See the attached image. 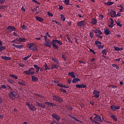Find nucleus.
<instances>
[{"label":"nucleus","instance_id":"f257e3e1","mask_svg":"<svg viewBox=\"0 0 124 124\" xmlns=\"http://www.w3.org/2000/svg\"><path fill=\"white\" fill-rule=\"evenodd\" d=\"M45 46L51 48V45L52 46V47L54 48V49H59V46L56 45V44H59L60 46L62 45V43L61 42L60 40H58L56 39H53L51 42H50V40H47V41H45Z\"/></svg>","mask_w":124,"mask_h":124},{"label":"nucleus","instance_id":"f03ea898","mask_svg":"<svg viewBox=\"0 0 124 124\" xmlns=\"http://www.w3.org/2000/svg\"><path fill=\"white\" fill-rule=\"evenodd\" d=\"M25 41H26V39L25 38H16L15 39L11 41V43H14V44H20L19 43L20 42H25Z\"/></svg>","mask_w":124,"mask_h":124},{"label":"nucleus","instance_id":"7ed1b4c3","mask_svg":"<svg viewBox=\"0 0 124 124\" xmlns=\"http://www.w3.org/2000/svg\"><path fill=\"white\" fill-rule=\"evenodd\" d=\"M52 99H53L54 101H56L60 103H62L63 102V100L62 99V98L61 97H60V96L58 95H52Z\"/></svg>","mask_w":124,"mask_h":124},{"label":"nucleus","instance_id":"20e7f679","mask_svg":"<svg viewBox=\"0 0 124 124\" xmlns=\"http://www.w3.org/2000/svg\"><path fill=\"white\" fill-rule=\"evenodd\" d=\"M24 74L26 75H33L34 74H35V72H34V68L33 67H31L29 68L28 70L23 72Z\"/></svg>","mask_w":124,"mask_h":124},{"label":"nucleus","instance_id":"39448f33","mask_svg":"<svg viewBox=\"0 0 124 124\" xmlns=\"http://www.w3.org/2000/svg\"><path fill=\"white\" fill-rule=\"evenodd\" d=\"M25 105L28 107V109L30 110L31 111H36V108L32 104H31L30 102H26L25 104Z\"/></svg>","mask_w":124,"mask_h":124},{"label":"nucleus","instance_id":"423d86ee","mask_svg":"<svg viewBox=\"0 0 124 124\" xmlns=\"http://www.w3.org/2000/svg\"><path fill=\"white\" fill-rule=\"evenodd\" d=\"M17 95V93L15 92V91H10V92L8 93V96L9 97V99L12 100H15V98H16V95Z\"/></svg>","mask_w":124,"mask_h":124},{"label":"nucleus","instance_id":"0eeeda50","mask_svg":"<svg viewBox=\"0 0 124 124\" xmlns=\"http://www.w3.org/2000/svg\"><path fill=\"white\" fill-rule=\"evenodd\" d=\"M93 95L92 97H95V98H99L100 97V91H98L97 90H93Z\"/></svg>","mask_w":124,"mask_h":124},{"label":"nucleus","instance_id":"6e6552de","mask_svg":"<svg viewBox=\"0 0 124 124\" xmlns=\"http://www.w3.org/2000/svg\"><path fill=\"white\" fill-rule=\"evenodd\" d=\"M93 115H94V117L93 118V119L94 120L98 122H103V120H102L101 116H100L99 115L93 113Z\"/></svg>","mask_w":124,"mask_h":124},{"label":"nucleus","instance_id":"1a4fd4ad","mask_svg":"<svg viewBox=\"0 0 124 124\" xmlns=\"http://www.w3.org/2000/svg\"><path fill=\"white\" fill-rule=\"evenodd\" d=\"M77 25L78 28H83L85 26V21L84 20L78 21L77 23Z\"/></svg>","mask_w":124,"mask_h":124},{"label":"nucleus","instance_id":"9d476101","mask_svg":"<svg viewBox=\"0 0 124 124\" xmlns=\"http://www.w3.org/2000/svg\"><path fill=\"white\" fill-rule=\"evenodd\" d=\"M51 117L54 119V120L58 121H60V120H61V117H60V116L57 114H51Z\"/></svg>","mask_w":124,"mask_h":124},{"label":"nucleus","instance_id":"9b49d317","mask_svg":"<svg viewBox=\"0 0 124 124\" xmlns=\"http://www.w3.org/2000/svg\"><path fill=\"white\" fill-rule=\"evenodd\" d=\"M76 87L79 88H79H88L87 85H85L84 84H77V85H76Z\"/></svg>","mask_w":124,"mask_h":124},{"label":"nucleus","instance_id":"f8f14e48","mask_svg":"<svg viewBox=\"0 0 124 124\" xmlns=\"http://www.w3.org/2000/svg\"><path fill=\"white\" fill-rule=\"evenodd\" d=\"M45 104L51 107H55L56 105L53 103H50L49 102H46L44 103Z\"/></svg>","mask_w":124,"mask_h":124},{"label":"nucleus","instance_id":"ddd939ff","mask_svg":"<svg viewBox=\"0 0 124 124\" xmlns=\"http://www.w3.org/2000/svg\"><path fill=\"white\" fill-rule=\"evenodd\" d=\"M59 65L57 64H51V65H50V68L51 69H59Z\"/></svg>","mask_w":124,"mask_h":124},{"label":"nucleus","instance_id":"4468645a","mask_svg":"<svg viewBox=\"0 0 124 124\" xmlns=\"http://www.w3.org/2000/svg\"><path fill=\"white\" fill-rule=\"evenodd\" d=\"M110 17H117L116 16V12H115V11H113L112 10L111 12H110Z\"/></svg>","mask_w":124,"mask_h":124},{"label":"nucleus","instance_id":"2eb2a0df","mask_svg":"<svg viewBox=\"0 0 124 124\" xmlns=\"http://www.w3.org/2000/svg\"><path fill=\"white\" fill-rule=\"evenodd\" d=\"M104 32L105 33V34H106V35H108L111 33L109 31H108V29L107 28L104 29Z\"/></svg>","mask_w":124,"mask_h":124},{"label":"nucleus","instance_id":"dca6fc26","mask_svg":"<svg viewBox=\"0 0 124 124\" xmlns=\"http://www.w3.org/2000/svg\"><path fill=\"white\" fill-rule=\"evenodd\" d=\"M36 105L39 107H41V108H46V106L43 104H41L38 102H36Z\"/></svg>","mask_w":124,"mask_h":124},{"label":"nucleus","instance_id":"f3484780","mask_svg":"<svg viewBox=\"0 0 124 124\" xmlns=\"http://www.w3.org/2000/svg\"><path fill=\"white\" fill-rule=\"evenodd\" d=\"M7 30H10L12 31H15L16 30V28L12 26H8L7 27Z\"/></svg>","mask_w":124,"mask_h":124},{"label":"nucleus","instance_id":"a211bd4d","mask_svg":"<svg viewBox=\"0 0 124 124\" xmlns=\"http://www.w3.org/2000/svg\"><path fill=\"white\" fill-rule=\"evenodd\" d=\"M67 75L70 76L72 78H75L76 76H75V72H68Z\"/></svg>","mask_w":124,"mask_h":124},{"label":"nucleus","instance_id":"6ab92c4d","mask_svg":"<svg viewBox=\"0 0 124 124\" xmlns=\"http://www.w3.org/2000/svg\"><path fill=\"white\" fill-rule=\"evenodd\" d=\"M35 19L37 21H38V22H43V18H42V17H40L39 16H35Z\"/></svg>","mask_w":124,"mask_h":124},{"label":"nucleus","instance_id":"aec40b11","mask_svg":"<svg viewBox=\"0 0 124 124\" xmlns=\"http://www.w3.org/2000/svg\"><path fill=\"white\" fill-rule=\"evenodd\" d=\"M1 59L5 61H10V60H11V58L10 57H8L6 56H1Z\"/></svg>","mask_w":124,"mask_h":124},{"label":"nucleus","instance_id":"412c9836","mask_svg":"<svg viewBox=\"0 0 124 124\" xmlns=\"http://www.w3.org/2000/svg\"><path fill=\"white\" fill-rule=\"evenodd\" d=\"M31 81L34 82H37V81H38V78H37L36 77L31 76Z\"/></svg>","mask_w":124,"mask_h":124},{"label":"nucleus","instance_id":"4be33fe9","mask_svg":"<svg viewBox=\"0 0 124 124\" xmlns=\"http://www.w3.org/2000/svg\"><path fill=\"white\" fill-rule=\"evenodd\" d=\"M33 67L35 69V73H38L39 72V66H37L36 64L33 65Z\"/></svg>","mask_w":124,"mask_h":124},{"label":"nucleus","instance_id":"5701e85b","mask_svg":"<svg viewBox=\"0 0 124 124\" xmlns=\"http://www.w3.org/2000/svg\"><path fill=\"white\" fill-rule=\"evenodd\" d=\"M18 83L21 86H26V82L24 80H21V82H18Z\"/></svg>","mask_w":124,"mask_h":124},{"label":"nucleus","instance_id":"b1692460","mask_svg":"<svg viewBox=\"0 0 124 124\" xmlns=\"http://www.w3.org/2000/svg\"><path fill=\"white\" fill-rule=\"evenodd\" d=\"M9 77H10V78L14 79H18V77L16 75H9Z\"/></svg>","mask_w":124,"mask_h":124},{"label":"nucleus","instance_id":"393cba45","mask_svg":"<svg viewBox=\"0 0 124 124\" xmlns=\"http://www.w3.org/2000/svg\"><path fill=\"white\" fill-rule=\"evenodd\" d=\"M80 81V80L79 78H74V79H73L72 82H73V83L75 84V83L78 82V81Z\"/></svg>","mask_w":124,"mask_h":124},{"label":"nucleus","instance_id":"a878e982","mask_svg":"<svg viewBox=\"0 0 124 124\" xmlns=\"http://www.w3.org/2000/svg\"><path fill=\"white\" fill-rule=\"evenodd\" d=\"M113 4H114V2H113V1L107 2L105 3V5H106L107 6H110Z\"/></svg>","mask_w":124,"mask_h":124},{"label":"nucleus","instance_id":"bb28decb","mask_svg":"<svg viewBox=\"0 0 124 124\" xmlns=\"http://www.w3.org/2000/svg\"><path fill=\"white\" fill-rule=\"evenodd\" d=\"M68 117H70L71 118H72V119L75 120V121H77L79 123H81V122H80L79 120H78V119H77V118L72 116V115H68Z\"/></svg>","mask_w":124,"mask_h":124},{"label":"nucleus","instance_id":"cd10ccee","mask_svg":"<svg viewBox=\"0 0 124 124\" xmlns=\"http://www.w3.org/2000/svg\"><path fill=\"white\" fill-rule=\"evenodd\" d=\"M110 118H112L115 122H117L118 121L117 117L114 115H112V116H110Z\"/></svg>","mask_w":124,"mask_h":124},{"label":"nucleus","instance_id":"c85d7f7f","mask_svg":"<svg viewBox=\"0 0 124 124\" xmlns=\"http://www.w3.org/2000/svg\"><path fill=\"white\" fill-rule=\"evenodd\" d=\"M51 60L53 61L54 62L58 63V64H60V61L58 60L57 59H56L55 58H52Z\"/></svg>","mask_w":124,"mask_h":124},{"label":"nucleus","instance_id":"c756f323","mask_svg":"<svg viewBox=\"0 0 124 124\" xmlns=\"http://www.w3.org/2000/svg\"><path fill=\"white\" fill-rule=\"evenodd\" d=\"M44 67H45V70H50V68L48 67V66L47 65V64L45 63L44 65Z\"/></svg>","mask_w":124,"mask_h":124},{"label":"nucleus","instance_id":"7c9ffc66","mask_svg":"<svg viewBox=\"0 0 124 124\" xmlns=\"http://www.w3.org/2000/svg\"><path fill=\"white\" fill-rule=\"evenodd\" d=\"M14 47H16L18 49H21L23 48V45H19V46H14Z\"/></svg>","mask_w":124,"mask_h":124},{"label":"nucleus","instance_id":"2f4dec72","mask_svg":"<svg viewBox=\"0 0 124 124\" xmlns=\"http://www.w3.org/2000/svg\"><path fill=\"white\" fill-rule=\"evenodd\" d=\"M60 16H61V20L64 22V21H65V17H64V16H63V15H61Z\"/></svg>","mask_w":124,"mask_h":124},{"label":"nucleus","instance_id":"473e14b6","mask_svg":"<svg viewBox=\"0 0 124 124\" xmlns=\"http://www.w3.org/2000/svg\"><path fill=\"white\" fill-rule=\"evenodd\" d=\"M31 57V54H29V55H27V56L23 58V60L26 61V60H27V59H28V58H30Z\"/></svg>","mask_w":124,"mask_h":124},{"label":"nucleus","instance_id":"72a5a7b5","mask_svg":"<svg viewBox=\"0 0 124 124\" xmlns=\"http://www.w3.org/2000/svg\"><path fill=\"white\" fill-rule=\"evenodd\" d=\"M91 23L93 25H96V19H93V20H92V21H91Z\"/></svg>","mask_w":124,"mask_h":124},{"label":"nucleus","instance_id":"f704fd0d","mask_svg":"<svg viewBox=\"0 0 124 124\" xmlns=\"http://www.w3.org/2000/svg\"><path fill=\"white\" fill-rule=\"evenodd\" d=\"M63 3L66 5H70V4H69V0H64V1H63Z\"/></svg>","mask_w":124,"mask_h":124},{"label":"nucleus","instance_id":"c9c22d12","mask_svg":"<svg viewBox=\"0 0 124 124\" xmlns=\"http://www.w3.org/2000/svg\"><path fill=\"white\" fill-rule=\"evenodd\" d=\"M13 35L16 37H18L19 36V35H18V34H17V31H14V32H13Z\"/></svg>","mask_w":124,"mask_h":124},{"label":"nucleus","instance_id":"e433bc0d","mask_svg":"<svg viewBox=\"0 0 124 124\" xmlns=\"http://www.w3.org/2000/svg\"><path fill=\"white\" fill-rule=\"evenodd\" d=\"M109 108H110V109H112V110H113V111H116V110H117V109L115 108H114V105L110 106Z\"/></svg>","mask_w":124,"mask_h":124},{"label":"nucleus","instance_id":"4c0bfd02","mask_svg":"<svg viewBox=\"0 0 124 124\" xmlns=\"http://www.w3.org/2000/svg\"><path fill=\"white\" fill-rule=\"evenodd\" d=\"M66 109H67V110L72 111L73 110V107L70 106H66Z\"/></svg>","mask_w":124,"mask_h":124},{"label":"nucleus","instance_id":"58836bf2","mask_svg":"<svg viewBox=\"0 0 124 124\" xmlns=\"http://www.w3.org/2000/svg\"><path fill=\"white\" fill-rule=\"evenodd\" d=\"M112 66H113V67H115V68H116V69H117V70H119V66H118V65L115 64H112Z\"/></svg>","mask_w":124,"mask_h":124},{"label":"nucleus","instance_id":"ea45409f","mask_svg":"<svg viewBox=\"0 0 124 124\" xmlns=\"http://www.w3.org/2000/svg\"><path fill=\"white\" fill-rule=\"evenodd\" d=\"M98 48L101 50L103 49L104 48V45H98Z\"/></svg>","mask_w":124,"mask_h":124},{"label":"nucleus","instance_id":"a19ab883","mask_svg":"<svg viewBox=\"0 0 124 124\" xmlns=\"http://www.w3.org/2000/svg\"><path fill=\"white\" fill-rule=\"evenodd\" d=\"M5 49V46H0V52H2V50Z\"/></svg>","mask_w":124,"mask_h":124},{"label":"nucleus","instance_id":"79ce46f5","mask_svg":"<svg viewBox=\"0 0 124 124\" xmlns=\"http://www.w3.org/2000/svg\"><path fill=\"white\" fill-rule=\"evenodd\" d=\"M34 96H36L38 97H40L41 98H43V96L41 95V94H39L38 93H34Z\"/></svg>","mask_w":124,"mask_h":124},{"label":"nucleus","instance_id":"37998d69","mask_svg":"<svg viewBox=\"0 0 124 124\" xmlns=\"http://www.w3.org/2000/svg\"><path fill=\"white\" fill-rule=\"evenodd\" d=\"M107 50H106V49H103V50H102V54H103V55H107Z\"/></svg>","mask_w":124,"mask_h":124},{"label":"nucleus","instance_id":"c03bdc74","mask_svg":"<svg viewBox=\"0 0 124 124\" xmlns=\"http://www.w3.org/2000/svg\"><path fill=\"white\" fill-rule=\"evenodd\" d=\"M21 29L23 30H26L27 29V27L25 25L21 26Z\"/></svg>","mask_w":124,"mask_h":124},{"label":"nucleus","instance_id":"a18cd8bd","mask_svg":"<svg viewBox=\"0 0 124 124\" xmlns=\"http://www.w3.org/2000/svg\"><path fill=\"white\" fill-rule=\"evenodd\" d=\"M8 82H9L11 84H13L15 83V81H14L10 79H8Z\"/></svg>","mask_w":124,"mask_h":124},{"label":"nucleus","instance_id":"49530a36","mask_svg":"<svg viewBox=\"0 0 124 124\" xmlns=\"http://www.w3.org/2000/svg\"><path fill=\"white\" fill-rule=\"evenodd\" d=\"M90 37H91V38H93V33L92 31L90 32Z\"/></svg>","mask_w":124,"mask_h":124},{"label":"nucleus","instance_id":"de8ad7c7","mask_svg":"<svg viewBox=\"0 0 124 124\" xmlns=\"http://www.w3.org/2000/svg\"><path fill=\"white\" fill-rule=\"evenodd\" d=\"M6 6H4L3 5H0V9H5Z\"/></svg>","mask_w":124,"mask_h":124},{"label":"nucleus","instance_id":"09e8293b","mask_svg":"<svg viewBox=\"0 0 124 124\" xmlns=\"http://www.w3.org/2000/svg\"><path fill=\"white\" fill-rule=\"evenodd\" d=\"M60 91L62 92V93H66V90H64V89L61 88L60 89Z\"/></svg>","mask_w":124,"mask_h":124},{"label":"nucleus","instance_id":"8fccbe9b","mask_svg":"<svg viewBox=\"0 0 124 124\" xmlns=\"http://www.w3.org/2000/svg\"><path fill=\"white\" fill-rule=\"evenodd\" d=\"M94 44H95V45H97L98 44H102V43L100 41H94Z\"/></svg>","mask_w":124,"mask_h":124},{"label":"nucleus","instance_id":"3c124183","mask_svg":"<svg viewBox=\"0 0 124 124\" xmlns=\"http://www.w3.org/2000/svg\"><path fill=\"white\" fill-rule=\"evenodd\" d=\"M52 22H54V23H55V24H56V25H58L59 26H61V23H60V22H59L58 21H55V20H52Z\"/></svg>","mask_w":124,"mask_h":124},{"label":"nucleus","instance_id":"603ef678","mask_svg":"<svg viewBox=\"0 0 124 124\" xmlns=\"http://www.w3.org/2000/svg\"><path fill=\"white\" fill-rule=\"evenodd\" d=\"M62 58L63 59L64 61H66V58H65V54L62 55Z\"/></svg>","mask_w":124,"mask_h":124},{"label":"nucleus","instance_id":"864d4df0","mask_svg":"<svg viewBox=\"0 0 124 124\" xmlns=\"http://www.w3.org/2000/svg\"><path fill=\"white\" fill-rule=\"evenodd\" d=\"M116 24H117V26H118L120 27H122L123 26L121 23H120L119 22H118L117 21H116Z\"/></svg>","mask_w":124,"mask_h":124},{"label":"nucleus","instance_id":"5fc2aeb1","mask_svg":"<svg viewBox=\"0 0 124 124\" xmlns=\"http://www.w3.org/2000/svg\"><path fill=\"white\" fill-rule=\"evenodd\" d=\"M67 82L68 84H70V83H71L72 82V79H70V78L67 79Z\"/></svg>","mask_w":124,"mask_h":124},{"label":"nucleus","instance_id":"6e6d98bb","mask_svg":"<svg viewBox=\"0 0 124 124\" xmlns=\"http://www.w3.org/2000/svg\"><path fill=\"white\" fill-rule=\"evenodd\" d=\"M7 90H9V91H12V88H11V87H10V86H9V85H7Z\"/></svg>","mask_w":124,"mask_h":124},{"label":"nucleus","instance_id":"4d7b16f0","mask_svg":"<svg viewBox=\"0 0 124 124\" xmlns=\"http://www.w3.org/2000/svg\"><path fill=\"white\" fill-rule=\"evenodd\" d=\"M47 16L50 17L53 16V15H52V14H51L50 12H47Z\"/></svg>","mask_w":124,"mask_h":124},{"label":"nucleus","instance_id":"13d9d810","mask_svg":"<svg viewBox=\"0 0 124 124\" xmlns=\"http://www.w3.org/2000/svg\"><path fill=\"white\" fill-rule=\"evenodd\" d=\"M108 87H111L112 88H114V89L117 88V86H116L115 85H109Z\"/></svg>","mask_w":124,"mask_h":124},{"label":"nucleus","instance_id":"bf43d9fd","mask_svg":"<svg viewBox=\"0 0 124 124\" xmlns=\"http://www.w3.org/2000/svg\"><path fill=\"white\" fill-rule=\"evenodd\" d=\"M114 49H115V50L118 51L120 50L119 47H116V46L114 47Z\"/></svg>","mask_w":124,"mask_h":124},{"label":"nucleus","instance_id":"052dcab7","mask_svg":"<svg viewBox=\"0 0 124 124\" xmlns=\"http://www.w3.org/2000/svg\"><path fill=\"white\" fill-rule=\"evenodd\" d=\"M5 2V0H0V3L1 4H4Z\"/></svg>","mask_w":124,"mask_h":124},{"label":"nucleus","instance_id":"680f3d73","mask_svg":"<svg viewBox=\"0 0 124 124\" xmlns=\"http://www.w3.org/2000/svg\"><path fill=\"white\" fill-rule=\"evenodd\" d=\"M59 10H62L63 9V7H62V5H59Z\"/></svg>","mask_w":124,"mask_h":124},{"label":"nucleus","instance_id":"e2e57ef3","mask_svg":"<svg viewBox=\"0 0 124 124\" xmlns=\"http://www.w3.org/2000/svg\"><path fill=\"white\" fill-rule=\"evenodd\" d=\"M0 88H2V89H6V85H1V87H0Z\"/></svg>","mask_w":124,"mask_h":124},{"label":"nucleus","instance_id":"0e129e2a","mask_svg":"<svg viewBox=\"0 0 124 124\" xmlns=\"http://www.w3.org/2000/svg\"><path fill=\"white\" fill-rule=\"evenodd\" d=\"M32 2L38 4V5H40V3L37 2V1H36V0H32Z\"/></svg>","mask_w":124,"mask_h":124},{"label":"nucleus","instance_id":"69168bd1","mask_svg":"<svg viewBox=\"0 0 124 124\" xmlns=\"http://www.w3.org/2000/svg\"><path fill=\"white\" fill-rule=\"evenodd\" d=\"M100 31V30H93V32H92L93 33L96 34V33H97V31Z\"/></svg>","mask_w":124,"mask_h":124},{"label":"nucleus","instance_id":"338daca9","mask_svg":"<svg viewBox=\"0 0 124 124\" xmlns=\"http://www.w3.org/2000/svg\"><path fill=\"white\" fill-rule=\"evenodd\" d=\"M90 51L93 53V54H95V52H94V50H93L92 49L90 48Z\"/></svg>","mask_w":124,"mask_h":124},{"label":"nucleus","instance_id":"774afa93","mask_svg":"<svg viewBox=\"0 0 124 124\" xmlns=\"http://www.w3.org/2000/svg\"><path fill=\"white\" fill-rule=\"evenodd\" d=\"M57 85H58V86H59L60 87L65 86V85L62 84L61 83H58Z\"/></svg>","mask_w":124,"mask_h":124}]
</instances>
